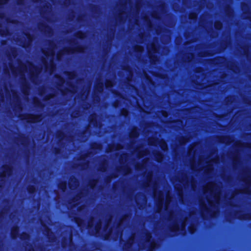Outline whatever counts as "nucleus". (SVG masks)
Returning a JSON list of instances; mask_svg holds the SVG:
<instances>
[{"label":"nucleus","instance_id":"obj_1","mask_svg":"<svg viewBox=\"0 0 251 251\" xmlns=\"http://www.w3.org/2000/svg\"><path fill=\"white\" fill-rule=\"evenodd\" d=\"M203 192L206 199L200 202L202 214L206 213L211 217H215L219 212L221 189L216 184L209 183L204 187Z\"/></svg>","mask_w":251,"mask_h":251},{"label":"nucleus","instance_id":"obj_2","mask_svg":"<svg viewBox=\"0 0 251 251\" xmlns=\"http://www.w3.org/2000/svg\"><path fill=\"white\" fill-rule=\"evenodd\" d=\"M20 71L22 75H25V73H29L32 76L37 75L40 73L38 69L30 63H28L26 66H21Z\"/></svg>","mask_w":251,"mask_h":251},{"label":"nucleus","instance_id":"obj_3","mask_svg":"<svg viewBox=\"0 0 251 251\" xmlns=\"http://www.w3.org/2000/svg\"><path fill=\"white\" fill-rule=\"evenodd\" d=\"M154 196L155 199L157 201L158 206V212H160L162 209L164 195L162 192H158L156 190L154 191Z\"/></svg>","mask_w":251,"mask_h":251},{"label":"nucleus","instance_id":"obj_4","mask_svg":"<svg viewBox=\"0 0 251 251\" xmlns=\"http://www.w3.org/2000/svg\"><path fill=\"white\" fill-rule=\"evenodd\" d=\"M186 226V221H184L181 223V226L179 227L177 223H176L172 227L171 230L174 231H178L180 230V234H184L185 233V228Z\"/></svg>","mask_w":251,"mask_h":251},{"label":"nucleus","instance_id":"obj_5","mask_svg":"<svg viewBox=\"0 0 251 251\" xmlns=\"http://www.w3.org/2000/svg\"><path fill=\"white\" fill-rule=\"evenodd\" d=\"M149 143L151 145H154V146H157L158 145H159V146L161 147V148L162 149V150L166 151L168 149L167 145L166 143V142L163 140H161L159 142V143L156 140H153L152 141V139L149 140Z\"/></svg>","mask_w":251,"mask_h":251},{"label":"nucleus","instance_id":"obj_6","mask_svg":"<svg viewBox=\"0 0 251 251\" xmlns=\"http://www.w3.org/2000/svg\"><path fill=\"white\" fill-rule=\"evenodd\" d=\"M148 50L150 58L152 57V53H156L157 52V49L154 44H152L150 46H149Z\"/></svg>","mask_w":251,"mask_h":251},{"label":"nucleus","instance_id":"obj_7","mask_svg":"<svg viewBox=\"0 0 251 251\" xmlns=\"http://www.w3.org/2000/svg\"><path fill=\"white\" fill-rule=\"evenodd\" d=\"M28 120V122L31 123H36L40 122L41 120V118L40 116H35V115H29L28 117L27 118Z\"/></svg>","mask_w":251,"mask_h":251},{"label":"nucleus","instance_id":"obj_8","mask_svg":"<svg viewBox=\"0 0 251 251\" xmlns=\"http://www.w3.org/2000/svg\"><path fill=\"white\" fill-rule=\"evenodd\" d=\"M4 169V170L3 171V173L2 175V176L5 177L7 175H10L11 174V169L9 167H5Z\"/></svg>","mask_w":251,"mask_h":251},{"label":"nucleus","instance_id":"obj_9","mask_svg":"<svg viewBox=\"0 0 251 251\" xmlns=\"http://www.w3.org/2000/svg\"><path fill=\"white\" fill-rule=\"evenodd\" d=\"M171 198L170 195L169 193H168L166 198V203H165V210H167L168 209V205L171 202Z\"/></svg>","mask_w":251,"mask_h":251},{"label":"nucleus","instance_id":"obj_10","mask_svg":"<svg viewBox=\"0 0 251 251\" xmlns=\"http://www.w3.org/2000/svg\"><path fill=\"white\" fill-rule=\"evenodd\" d=\"M77 182L75 179H72L69 183V186L71 189H74L77 185Z\"/></svg>","mask_w":251,"mask_h":251},{"label":"nucleus","instance_id":"obj_11","mask_svg":"<svg viewBox=\"0 0 251 251\" xmlns=\"http://www.w3.org/2000/svg\"><path fill=\"white\" fill-rule=\"evenodd\" d=\"M18 232V228L17 227H13L12 229L11 235L12 238H15Z\"/></svg>","mask_w":251,"mask_h":251},{"label":"nucleus","instance_id":"obj_12","mask_svg":"<svg viewBox=\"0 0 251 251\" xmlns=\"http://www.w3.org/2000/svg\"><path fill=\"white\" fill-rule=\"evenodd\" d=\"M44 53L47 57L50 56L52 58L54 55V51L53 49H51L50 50L49 52H46L45 51H44Z\"/></svg>","mask_w":251,"mask_h":251},{"label":"nucleus","instance_id":"obj_13","mask_svg":"<svg viewBox=\"0 0 251 251\" xmlns=\"http://www.w3.org/2000/svg\"><path fill=\"white\" fill-rule=\"evenodd\" d=\"M103 85L102 83L98 84V86L96 88V91L100 93L102 92L103 91Z\"/></svg>","mask_w":251,"mask_h":251},{"label":"nucleus","instance_id":"obj_14","mask_svg":"<svg viewBox=\"0 0 251 251\" xmlns=\"http://www.w3.org/2000/svg\"><path fill=\"white\" fill-rule=\"evenodd\" d=\"M138 132L136 129H134L130 133V136L131 137H136L138 136Z\"/></svg>","mask_w":251,"mask_h":251},{"label":"nucleus","instance_id":"obj_15","mask_svg":"<svg viewBox=\"0 0 251 251\" xmlns=\"http://www.w3.org/2000/svg\"><path fill=\"white\" fill-rule=\"evenodd\" d=\"M196 228L194 225H191L189 227V231L190 233L191 234L194 233L195 232V231H196Z\"/></svg>","mask_w":251,"mask_h":251},{"label":"nucleus","instance_id":"obj_16","mask_svg":"<svg viewBox=\"0 0 251 251\" xmlns=\"http://www.w3.org/2000/svg\"><path fill=\"white\" fill-rule=\"evenodd\" d=\"M163 155L161 153H158L155 156V158L158 162H161L163 159Z\"/></svg>","mask_w":251,"mask_h":251},{"label":"nucleus","instance_id":"obj_17","mask_svg":"<svg viewBox=\"0 0 251 251\" xmlns=\"http://www.w3.org/2000/svg\"><path fill=\"white\" fill-rule=\"evenodd\" d=\"M222 27V24L219 22H217L215 23V27L217 29H220Z\"/></svg>","mask_w":251,"mask_h":251},{"label":"nucleus","instance_id":"obj_18","mask_svg":"<svg viewBox=\"0 0 251 251\" xmlns=\"http://www.w3.org/2000/svg\"><path fill=\"white\" fill-rule=\"evenodd\" d=\"M54 68L55 67H54V66L53 64V61H52V60H51V63H50V74H52L53 73Z\"/></svg>","mask_w":251,"mask_h":251},{"label":"nucleus","instance_id":"obj_19","mask_svg":"<svg viewBox=\"0 0 251 251\" xmlns=\"http://www.w3.org/2000/svg\"><path fill=\"white\" fill-rule=\"evenodd\" d=\"M105 86L107 88L112 87L113 86V82L111 81L107 80L105 82Z\"/></svg>","mask_w":251,"mask_h":251},{"label":"nucleus","instance_id":"obj_20","mask_svg":"<svg viewBox=\"0 0 251 251\" xmlns=\"http://www.w3.org/2000/svg\"><path fill=\"white\" fill-rule=\"evenodd\" d=\"M60 188L63 191H65L67 188V185L66 183H64L59 186Z\"/></svg>","mask_w":251,"mask_h":251},{"label":"nucleus","instance_id":"obj_21","mask_svg":"<svg viewBox=\"0 0 251 251\" xmlns=\"http://www.w3.org/2000/svg\"><path fill=\"white\" fill-rule=\"evenodd\" d=\"M100 227H101V224H100H100H98V225L96 226V227H95V229H96V233H97L99 231V230H100Z\"/></svg>","mask_w":251,"mask_h":251},{"label":"nucleus","instance_id":"obj_22","mask_svg":"<svg viewBox=\"0 0 251 251\" xmlns=\"http://www.w3.org/2000/svg\"><path fill=\"white\" fill-rule=\"evenodd\" d=\"M151 249L150 250V251H153V250L155 249V248L156 247V244L154 242H152L151 244Z\"/></svg>","mask_w":251,"mask_h":251},{"label":"nucleus","instance_id":"obj_23","mask_svg":"<svg viewBox=\"0 0 251 251\" xmlns=\"http://www.w3.org/2000/svg\"><path fill=\"white\" fill-rule=\"evenodd\" d=\"M122 114L123 116H126L128 115V111L126 110V109H123L122 111Z\"/></svg>","mask_w":251,"mask_h":251},{"label":"nucleus","instance_id":"obj_24","mask_svg":"<svg viewBox=\"0 0 251 251\" xmlns=\"http://www.w3.org/2000/svg\"><path fill=\"white\" fill-rule=\"evenodd\" d=\"M151 234H150V233H148V234L147 235V237H146V239H147V241H148V242H150V240H151Z\"/></svg>","mask_w":251,"mask_h":251},{"label":"nucleus","instance_id":"obj_25","mask_svg":"<svg viewBox=\"0 0 251 251\" xmlns=\"http://www.w3.org/2000/svg\"><path fill=\"white\" fill-rule=\"evenodd\" d=\"M136 50L137 51L141 52L143 50V48L141 46H139L136 48Z\"/></svg>","mask_w":251,"mask_h":251},{"label":"nucleus","instance_id":"obj_26","mask_svg":"<svg viewBox=\"0 0 251 251\" xmlns=\"http://www.w3.org/2000/svg\"><path fill=\"white\" fill-rule=\"evenodd\" d=\"M197 17L196 14H191L190 15V19H195Z\"/></svg>","mask_w":251,"mask_h":251},{"label":"nucleus","instance_id":"obj_27","mask_svg":"<svg viewBox=\"0 0 251 251\" xmlns=\"http://www.w3.org/2000/svg\"><path fill=\"white\" fill-rule=\"evenodd\" d=\"M8 0H0V4H5L7 2Z\"/></svg>","mask_w":251,"mask_h":251},{"label":"nucleus","instance_id":"obj_28","mask_svg":"<svg viewBox=\"0 0 251 251\" xmlns=\"http://www.w3.org/2000/svg\"><path fill=\"white\" fill-rule=\"evenodd\" d=\"M35 191V188L34 187L32 188H30L29 190V191L30 192V193H33Z\"/></svg>","mask_w":251,"mask_h":251},{"label":"nucleus","instance_id":"obj_29","mask_svg":"<svg viewBox=\"0 0 251 251\" xmlns=\"http://www.w3.org/2000/svg\"><path fill=\"white\" fill-rule=\"evenodd\" d=\"M63 52H64L63 53V54H65V53L69 54V53H71V51H68V50L63 51Z\"/></svg>","mask_w":251,"mask_h":251},{"label":"nucleus","instance_id":"obj_30","mask_svg":"<svg viewBox=\"0 0 251 251\" xmlns=\"http://www.w3.org/2000/svg\"><path fill=\"white\" fill-rule=\"evenodd\" d=\"M162 115H163L165 117H167V113L166 112H162Z\"/></svg>","mask_w":251,"mask_h":251},{"label":"nucleus","instance_id":"obj_31","mask_svg":"<svg viewBox=\"0 0 251 251\" xmlns=\"http://www.w3.org/2000/svg\"><path fill=\"white\" fill-rule=\"evenodd\" d=\"M207 166H209V170H212L213 169V168L211 166V163H210L209 164H208Z\"/></svg>","mask_w":251,"mask_h":251},{"label":"nucleus","instance_id":"obj_32","mask_svg":"<svg viewBox=\"0 0 251 251\" xmlns=\"http://www.w3.org/2000/svg\"><path fill=\"white\" fill-rule=\"evenodd\" d=\"M187 141H187V140H185V141H181L180 142H181V144H185L186 142H187Z\"/></svg>","mask_w":251,"mask_h":251},{"label":"nucleus","instance_id":"obj_33","mask_svg":"<svg viewBox=\"0 0 251 251\" xmlns=\"http://www.w3.org/2000/svg\"><path fill=\"white\" fill-rule=\"evenodd\" d=\"M61 54H58V56H57V58L58 59H60L61 58Z\"/></svg>","mask_w":251,"mask_h":251},{"label":"nucleus","instance_id":"obj_34","mask_svg":"<svg viewBox=\"0 0 251 251\" xmlns=\"http://www.w3.org/2000/svg\"><path fill=\"white\" fill-rule=\"evenodd\" d=\"M194 147H192V149L190 151V153L192 151L194 150Z\"/></svg>","mask_w":251,"mask_h":251},{"label":"nucleus","instance_id":"obj_35","mask_svg":"<svg viewBox=\"0 0 251 251\" xmlns=\"http://www.w3.org/2000/svg\"><path fill=\"white\" fill-rule=\"evenodd\" d=\"M179 196H180V197H181V195H182V192L179 191Z\"/></svg>","mask_w":251,"mask_h":251},{"label":"nucleus","instance_id":"obj_36","mask_svg":"<svg viewBox=\"0 0 251 251\" xmlns=\"http://www.w3.org/2000/svg\"><path fill=\"white\" fill-rule=\"evenodd\" d=\"M83 35L81 34L80 36H79V37L81 38H83Z\"/></svg>","mask_w":251,"mask_h":251},{"label":"nucleus","instance_id":"obj_37","mask_svg":"<svg viewBox=\"0 0 251 251\" xmlns=\"http://www.w3.org/2000/svg\"><path fill=\"white\" fill-rule=\"evenodd\" d=\"M125 219H123L122 221H121V223H120V225H122L123 224V223L124 222Z\"/></svg>","mask_w":251,"mask_h":251},{"label":"nucleus","instance_id":"obj_38","mask_svg":"<svg viewBox=\"0 0 251 251\" xmlns=\"http://www.w3.org/2000/svg\"><path fill=\"white\" fill-rule=\"evenodd\" d=\"M175 188H176V189H178V188H177V186H176V184H175Z\"/></svg>","mask_w":251,"mask_h":251},{"label":"nucleus","instance_id":"obj_39","mask_svg":"<svg viewBox=\"0 0 251 251\" xmlns=\"http://www.w3.org/2000/svg\"><path fill=\"white\" fill-rule=\"evenodd\" d=\"M91 226H92L91 223H89V227H91Z\"/></svg>","mask_w":251,"mask_h":251},{"label":"nucleus","instance_id":"obj_40","mask_svg":"<svg viewBox=\"0 0 251 251\" xmlns=\"http://www.w3.org/2000/svg\"><path fill=\"white\" fill-rule=\"evenodd\" d=\"M133 237H132V239H131L130 240V241L132 242V241H133Z\"/></svg>","mask_w":251,"mask_h":251},{"label":"nucleus","instance_id":"obj_41","mask_svg":"<svg viewBox=\"0 0 251 251\" xmlns=\"http://www.w3.org/2000/svg\"><path fill=\"white\" fill-rule=\"evenodd\" d=\"M28 40H29V41H30V39L29 38V37H28Z\"/></svg>","mask_w":251,"mask_h":251},{"label":"nucleus","instance_id":"obj_42","mask_svg":"<svg viewBox=\"0 0 251 251\" xmlns=\"http://www.w3.org/2000/svg\"><path fill=\"white\" fill-rule=\"evenodd\" d=\"M144 155H145V154H143L141 156V157H142V156H144Z\"/></svg>","mask_w":251,"mask_h":251},{"label":"nucleus","instance_id":"obj_43","mask_svg":"<svg viewBox=\"0 0 251 251\" xmlns=\"http://www.w3.org/2000/svg\"><path fill=\"white\" fill-rule=\"evenodd\" d=\"M181 183L184 185L183 182H181Z\"/></svg>","mask_w":251,"mask_h":251},{"label":"nucleus","instance_id":"obj_44","mask_svg":"<svg viewBox=\"0 0 251 251\" xmlns=\"http://www.w3.org/2000/svg\"><path fill=\"white\" fill-rule=\"evenodd\" d=\"M119 148H116V150H119Z\"/></svg>","mask_w":251,"mask_h":251}]
</instances>
